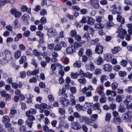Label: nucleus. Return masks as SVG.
<instances>
[{
	"label": "nucleus",
	"instance_id": "1",
	"mask_svg": "<svg viewBox=\"0 0 132 132\" xmlns=\"http://www.w3.org/2000/svg\"><path fill=\"white\" fill-rule=\"evenodd\" d=\"M123 120L128 122L131 121V118L132 116V112L128 111L122 115Z\"/></svg>",
	"mask_w": 132,
	"mask_h": 132
},
{
	"label": "nucleus",
	"instance_id": "2",
	"mask_svg": "<svg viewBox=\"0 0 132 132\" xmlns=\"http://www.w3.org/2000/svg\"><path fill=\"white\" fill-rule=\"evenodd\" d=\"M117 32L119 33L117 37H119L122 39H123L124 38V35H126L127 34L126 31L121 27H119L117 31Z\"/></svg>",
	"mask_w": 132,
	"mask_h": 132
},
{
	"label": "nucleus",
	"instance_id": "3",
	"mask_svg": "<svg viewBox=\"0 0 132 132\" xmlns=\"http://www.w3.org/2000/svg\"><path fill=\"white\" fill-rule=\"evenodd\" d=\"M57 34L56 31L53 28H50L48 30V36L50 38L54 37Z\"/></svg>",
	"mask_w": 132,
	"mask_h": 132
},
{
	"label": "nucleus",
	"instance_id": "4",
	"mask_svg": "<svg viewBox=\"0 0 132 132\" xmlns=\"http://www.w3.org/2000/svg\"><path fill=\"white\" fill-rule=\"evenodd\" d=\"M90 4L95 9H98L100 6L99 2L97 0H90Z\"/></svg>",
	"mask_w": 132,
	"mask_h": 132
},
{
	"label": "nucleus",
	"instance_id": "5",
	"mask_svg": "<svg viewBox=\"0 0 132 132\" xmlns=\"http://www.w3.org/2000/svg\"><path fill=\"white\" fill-rule=\"evenodd\" d=\"M2 54L7 61H9L11 59V53L9 51L5 50Z\"/></svg>",
	"mask_w": 132,
	"mask_h": 132
},
{
	"label": "nucleus",
	"instance_id": "6",
	"mask_svg": "<svg viewBox=\"0 0 132 132\" xmlns=\"http://www.w3.org/2000/svg\"><path fill=\"white\" fill-rule=\"evenodd\" d=\"M60 101L62 105L64 106H68L70 104V102L69 100L64 98L63 97H62L60 98Z\"/></svg>",
	"mask_w": 132,
	"mask_h": 132
},
{
	"label": "nucleus",
	"instance_id": "7",
	"mask_svg": "<svg viewBox=\"0 0 132 132\" xmlns=\"http://www.w3.org/2000/svg\"><path fill=\"white\" fill-rule=\"evenodd\" d=\"M103 46L100 45H98L95 50V52L98 54L102 53L103 52Z\"/></svg>",
	"mask_w": 132,
	"mask_h": 132
},
{
	"label": "nucleus",
	"instance_id": "8",
	"mask_svg": "<svg viewBox=\"0 0 132 132\" xmlns=\"http://www.w3.org/2000/svg\"><path fill=\"white\" fill-rule=\"evenodd\" d=\"M75 47L72 45H70L69 47L67 48L66 51L68 54L72 53L75 52Z\"/></svg>",
	"mask_w": 132,
	"mask_h": 132
},
{
	"label": "nucleus",
	"instance_id": "9",
	"mask_svg": "<svg viewBox=\"0 0 132 132\" xmlns=\"http://www.w3.org/2000/svg\"><path fill=\"white\" fill-rule=\"evenodd\" d=\"M103 69L105 71L110 72L112 69V67L109 64H105L103 66Z\"/></svg>",
	"mask_w": 132,
	"mask_h": 132
},
{
	"label": "nucleus",
	"instance_id": "10",
	"mask_svg": "<svg viewBox=\"0 0 132 132\" xmlns=\"http://www.w3.org/2000/svg\"><path fill=\"white\" fill-rule=\"evenodd\" d=\"M112 10V13L113 14H120L121 12L120 11H118L116 10L117 9V7L116 5L114 4L110 6Z\"/></svg>",
	"mask_w": 132,
	"mask_h": 132
},
{
	"label": "nucleus",
	"instance_id": "11",
	"mask_svg": "<svg viewBox=\"0 0 132 132\" xmlns=\"http://www.w3.org/2000/svg\"><path fill=\"white\" fill-rule=\"evenodd\" d=\"M106 94L107 96L110 95L112 97H115L117 95V94L115 91L109 89L106 90Z\"/></svg>",
	"mask_w": 132,
	"mask_h": 132
},
{
	"label": "nucleus",
	"instance_id": "12",
	"mask_svg": "<svg viewBox=\"0 0 132 132\" xmlns=\"http://www.w3.org/2000/svg\"><path fill=\"white\" fill-rule=\"evenodd\" d=\"M71 128L74 129L78 130L81 128V126L80 125L75 122L72 123L71 124Z\"/></svg>",
	"mask_w": 132,
	"mask_h": 132
},
{
	"label": "nucleus",
	"instance_id": "13",
	"mask_svg": "<svg viewBox=\"0 0 132 132\" xmlns=\"http://www.w3.org/2000/svg\"><path fill=\"white\" fill-rule=\"evenodd\" d=\"M37 110L35 109H30L29 111H27L26 112V116H29L30 114L32 115L35 114Z\"/></svg>",
	"mask_w": 132,
	"mask_h": 132
},
{
	"label": "nucleus",
	"instance_id": "14",
	"mask_svg": "<svg viewBox=\"0 0 132 132\" xmlns=\"http://www.w3.org/2000/svg\"><path fill=\"white\" fill-rule=\"evenodd\" d=\"M10 121V117L7 116H4L2 119V121L3 123L7 124Z\"/></svg>",
	"mask_w": 132,
	"mask_h": 132
},
{
	"label": "nucleus",
	"instance_id": "15",
	"mask_svg": "<svg viewBox=\"0 0 132 132\" xmlns=\"http://www.w3.org/2000/svg\"><path fill=\"white\" fill-rule=\"evenodd\" d=\"M6 128L8 129V130L10 132H14V130L13 128L12 127L11 123H8L5 125Z\"/></svg>",
	"mask_w": 132,
	"mask_h": 132
},
{
	"label": "nucleus",
	"instance_id": "16",
	"mask_svg": "<svg viewBox=\"0 0 132 132\" xmlns=\"http://www.w3.org/2000/svg\"><path fill=\"white\" fill-rule=\"evenodd\" d=\"M21 11L23 12L27 11L29 13L30 12V8H29L28 9L27 7L25 5H24L22 6L21 7Z\"/></svg>",
	"mask_w": 132,
	"mask_h": 132
},
{
	"label": "nucleus",
	"instance_id": "17",
	"mask_svg": "<svg viewBox=\"0 0 132 132\" xmlns=\"http://www.w3.org/2000/svg\"><path fill=\"white\" fill-rule=\"evenodd\" d=\"M121 50V48L119 46L115 47L113 49L111 50L113 54H116L120 51Z\"/></svg>",
	"mask_w": 132,
	"mask_h": 132
},
{
	"label": "nucleus",
	"instance_id": "18",
	"mask_svg": "<svg viewBox=\"0 0 132 132\" xmlns=\"http://www.w3.org/2000/svg\"><path fill=\"white\" fill-rule=\"evenodd\" d=\"M117 18V21L121 23L122 24H123L125 22V19L124 18L122 17L119 14H118Z\"/></svg>",
	"mask_w": 132,
	"mask_h": 132
},
{
	"label": "nucleus",
	"instance_id": "19",
	"mask_svg": "<svg viewBox=\"0 0 132 132\" xmlns=\"http://www.w3.org/2000/svg\"><path fill=\"white\" fill-rule=\"evenodd\" d=\"M7 61L2 54H0V62L2 64H4L7 62Z\"/></svg>",
	"mask_w": 132,
	"mask_h": 132
},
{
	"label": "nucleus",
	"instance_id": "20",
	"mask_svg": "<svg viewBox=\"0 0 132 132\" xmlns=\"http://www.w3.org/2000/svg\"><path fill=\"white\" fill-rule=\"evenodd\" d=\"M21 52L19 50H17L14 53V56L16 59L19 58L21 56Z\"/></svg>",
	"mask_w": 132,
	"mask_h": 132
},
{
	"label": "nucleus",
	"instance_id": "21",
	"mask_svg": "<svg viewBox=\"0 0 132 132\" xmlns=\"http://www.w3.org/2000/svg\"><path fill=\"white\" fill-rule=\"evenodd\" d=\"M95 22V20L93 18L90 17H88V19L87 20L88 24L90 25H92L94 24Z\"/></svg>",
	"mask_w": 132,
	"mask_h": 132
},
{
	"label": "nucleus",
	"instance_id": "22",
	"mask_svg": "<svg viewBox=\"0 0 132 132\" xmlns=\"http://www.w3.org/2000/svg\"><path fill=\"white\" fill-rule=\"evenodd\" d=\"M104 25L100 23H95L94 25V28L97 29H101L104 27Z\"/></svg>",
	"mask_w": 132,
	"mask_h": 132
},
{
	"label": "nucleus",
	"instance_id": "23",
	"mask_svg": "<svg viewBox=\"0 0 132 132\" xmlns=\"http://www.w3.org/2000/svg\"><path fill=\"white\" fill-rule=\"evenodd\" d=\"M113 122L116 124H119L121 122V119L119 117H114Z\"/></svg>",
	"mask_w": 132,
	"mask_h": 132
},
{
	"label": "nucleus",
	"instance_id": "24",
	"mask_svg": "<svg viewBox=\"0 0 132 132\" xmlns=\"http://www.w3.org/2000/svg\"><path fill=\"white\" fill-rule=\"evenodd\" d=\"M118 85V84L117 82H114L111 84V88L113 90H115L117 89Z\"/></svg>",
	"mask_w": 132,
	"mask_h": 132
},
{
	"label": "nucleus",
	"instance_id": "25",
	"mask_svg": "<svg viewBox=\"0 0 132 132\" xmlns=\"http://www.w3.org/2000/svg\"><path fill=\"white\" fill-rule=\"evenodd\" d=\"M79 76V74L77 72L74 73L71 72L70 73V76L71 78L73 79H76Z\"/></svg>",
	"mask_w": 132,
	"mask_h": 132
},
{
	"label": "nucleus",
	"instance_id": "26",
	"mask_svg": "<svg viewBox=\"0 0 132 132\" xmlns=\"http://www.w3.org/2000/svg\"><path fill=\"white\" fill-rule=\"evenodd\" d=\"M82 89L84 90V92H85V91H87L89 90L90 91H92L93 89L92 86V85H88L87 87H84Z\"/></svg>",
	"mask_w": 132,
	"mask_h": 132
},
{
	"label": "nucleus",
	"instance_id": "27",
	"mask_svg": "<svg viewBox=\"0 0 132 132\" xmlns=\"http://www.w3.org/2000/svg\"><path fill=\"white\" fill-rule=\"evenodd\" d=\"M127 63V61L124 59H122L119 63L120 64L124 67H126Z\"/></svg>",
	"mask_w": 132,
	"mask_h": 132
},
{
	"label": "nucleus",
	"instance_id": "28",
	"mask_svg": "<svg viewBox=\"0 0 132 132\" xmlns=\"http://www.w3.org/2000/svg\"><path fill=\"white\" fill-rule=\"evenodd\" d=\"M36 34L37 35L39 36L41 38L40 41V43H42L44 42L43 41H42V40H43L44 34L42 33L40 31H38L37 32Z\"/></svg>",
	"mask_w": 132,
	"mask_h": 132
},
{
	"label": "nucleus",
	"instance_id": "29",
	"mask_svg": "<svg viewBox=\"0 0 132 132\" xmlns=\"http://www.w3.org/2000/svg\"><path fill=\"white\" fill-rule=\"evenodd\" d=\"M17 113V111L15 109L11 110L9 114V116L10 117L12 118L14 116V115L16 114Z\"/></svg>",
	"mask_w": 132,
	"mask_h": 132
},
{
	"label": "nucleus",
	"instance_id": "30",
	"mask_svg": "<svg viewBox=\"0 0 132 132\" xmlns=\"http://www.w3.org/2000/svg\"><path fill=\"white\" fill-rule=\"evenodd\" d=\"M93 76V74L89 72H86L85 73L84 77L90 79L92 78Z\"/></svg>",
	"mask_w": 132,
	"mask_h": 132
},
{
	"label": "nucleus",
	"instance_id": "31",
	"mask_svg": "<svg viewBox=\"0 0 132 132\" xmlns=\"http://www.w3.org/2000/svg\"><path fill=\"white\" fill-rule=\"evenodd\" d=\"M111 115L110 113H107L105 117V120L106 121L109 122L110 121Z\"/></svg>",
	"mask_w": 132,
	"mask_h": 132
},
{
	"label": "nucleus",
	"instance_id": "32",
	"mask_svg": "<svg viewBox=\"0 0 132 132\" xmlns=\"http://www.w3.org/2000/svg\"><path fill=\"white\" fill-rule=\"evenodd\" d=\"M126 98L124 102H126L127 104L130 102L132 99V96L130 95H128L126 96Z\"/></svg>",
	"mask_w": 132,
	"mask_h": 132
},
{
	"label": "nucleus",
	"instance_id": "33",
	"mask_svg": "<svg viewBox=\"0 0 132 132\" xmlns=\"http://www.w3.org/2000/svg\"><path fill=\"white\" fill-rule=\"evenodd\" d=\"M118 110L119 112L123 113L125 112L126 109L123 106H120Z\"/></svg>",
	"mask_w": 132,
	"mask_h": 132
},
{
	"label": "nucleus",
	"instance_id": "34",
	"mask_svg": "<svg viewBox=\"0 0 132 132\" xmlns=\"http://www.w3.org/2000/svg\"><path fill=\"white\" fill-rule=\"evenodd\" d=\"M100 104L99 103H95L92 105L93 109L94 110H96L100 108Z\"/></svg>",
	"mask_w": 132,
	"mask_h": 132
},
{
	"label": "nucleus",
	"instance_id": "35",
	"mask_svg": "<svg viewBox=\"0 0 132 132\" xmlns=\"http://www.w3.org/2000/svg\"><path fill=\"white\" fill-rule=\"evenodd\" d=\"M85 92H84V90L82 89V92L86 94V97H89L91 96L92 95V94L90 91L87 92V91H85Z\"/></svg>",
	"mask_w": 132,
	"mask_h": 132
},
{
	"label": "nucleus",
	"instance_id": "36",
	"mask_svg": "<svg viewBox=\"0 0 132 132\" xmlns=\"http://www.w3.org/2000/svg\"><path fill=\"white\" fill-rule=\"evenodd\" d=\"M33 123V121H29V120H27L26 121V124L30 128L32 127Z\"/></svg>",
	"mask_w": 132,
	"mask_h": 132
},
{
	"label": "nucleus",
	"instance_id": "37",
	"mask_svg": "<svg viewBox=\"0 0 132 132\" xmlns=\"http://www.w3.org/2000/svg\"><path fill=\"white\" fill-rule=\"evenodd\" d=\"M33 54L36 56H38L42 55V53L40 52H39L37 51L36 49H35L32 52Z\"/></svg>",
	"mask_w": 132,
	"mask_h": 132
},
{
	"label": "nucleus",
	"instance_id": "38",
	"mask_svg": "<svg viewBox=\"0 0 132 132\" xmlns=\"http://www.w3.org/2000/svg\"><path fill=\"white\" fill-rule=\"evenodd\" d=\"M119 75L121 77H123L126 76L127 73L124 71H120L118 72Z\"/></svg>",
	"mask_w": 132,
	"mask_h": 132
},
{
	"label": "nucleus",
	"instance_id": "39",
	"mask_svg": "<svg viewBox=\"0 0 132 132\" xmlns=\"http://www.w3.org/2000/svg\"><path fill=\"white\" fill-rule=\"evenodd\" d=\"M108 79L107 77L105 75H103L101 76L100 78L101 82L102 83L104 82V81Z\"/></svg>",
	"mask_w": 132,
	"mask_h": 132
},
{
	"label": "nucleus",
	"instance_id": "40",
	"mask_svg": "<svg viewBox=\"0 0 132 132\" xmlns=\"http://www.w3.org/2000/svg\"><path fill=\"white\" fill-rule=\"evenodd\" d=\"M81 63L79 61H76L73 64V65L75 67L80 68L81 66Z\"/></svg>",
	"mask_w": 132,
	"mask_h": 132
},
{
	"label": "nucleus",
	"instance_id": "41",
	"mask_svg": "<svg viewBox=\"0 0 132 132\" xmlns=\"http://www.w3.org/2000/svg\"><path fill=\"white\" fill-rule=\"evenodd\" d=\"M62 48L59 43L55 46L54 48V50L56 51H60L61 49Z\"/></svg>",
	"mask_w": 132,
	"mask_h": 132
},
{
	"label": "nucleus",
	"instance_id": "42",
	"mask_svg": "<svg viewBox=\"0 0 132 132\" xmlns=\"http://www.w3.org/2000/svg\"><path fill=\"white\" fill-rule=\"evenodd\" d=\"M122 98L120 95H117L116 97V101L118 103L120 102L122 100Z\"/></svg>",
	"mask_w": 132,
	"mask_h": 132
},
{
	"label": "nucleus",
	"instance_id": "43",
	"mask_svg": "<svg viewBox=\"0 0 132 132\" xmlns=\"http://www.w3.org/2000/svg\"><path fill=\"white\" fill-rule=\"evenodd\" d=\"M26 57L25 56H22L21 59L19 60V62L20 64H22L26 60Z\"/></svg>",
	"mask_w": 132,
	"mask_h": 132
},
{
	"label": "nucleus",
	"instance_id": "44",
	"mask_svg": "<svg viewBox=\"0 0 132 132\" xmlns=\"http://www.w3.org/2000/svg\"><path fill=\"white\" fill-rule=\"evenodd\" d=\"M59 113L61 114H63L65 112V110L64 108H59L58 110Z\"/></svg>",
	"mask_w": 132,
	"mask_h": 132
},
{
	"label": "nucleus",
	"instance_id": "45",
	"mask_svg": "<svg viewBox=\"0 0 132 132\" xmlns=\"http://www.w3.org/2000/svg\"><path fill=\"white\" fill-rule=\"evenodd\" d=\"M103 62V59L102 58L99 56L97 60V63L98 65H99L101 64Z\"/></svg>",
	"mask_w": 132,
	"mask_h": 132
},
{
	"label": "nucleus",
	"instance_id": "46",
	"mask_svg": "<svg viewBox=\"0 0 132 132\" xmlns=\"http://www.w3.org/2000/svg\"><path fill=\"white\" fill-rule=\"evenodd\" d=\"M19 129L21 132H25L26 131L25 126L23 125L20 126Z\"/></svg>",
	"mask_w": 132,
	"mask_h": 132
},
{
	"label": "nucleus",
	"instance_id": "47",
	"mask_svg": "<svg viewBox=\"0 0 132 132\" xmlns=\"http://www.w3.org/2000/svg\"><path fill=\"white\" fill-rule=\"evenodd\" d=\"M93 104L90 103L86 102L85 103L84 106L85 108H91Z\"/></svg>",
	"mask_w": 132,
	"mask_h": 132
},
{
	"label": "nucleus",
	"instance_id": "48",
	"mask_svg": "<svg viewBox=\"0 0 132 132\" xmlns=\"http://www.w3.org/2000/svg\"><path fill=\"white\" fill-rule=\"evenodd\" d=\"M102 73V71L101 69H97L95 70L94 73L95 75H98L101 74Z\"/></svg>",
	"mask_w": 132,
	"mask_h": 132
},
{
	"label": "nucleus",
	"instance_id": "49",
	"mask_svg": "<svg viewBox=\"0 0 132 132\" xmlns=\"http://www.w3.org/2000/svg\"><path fill=\"white\" fill-rule=\"evenodd\" d=\"M61 46V47H65L67 46V43L61 41L59 43Z\"/></svg>",
	"mask_w": 132,
	"mask_h": 132
},
{
	"label": "nucleus",
	"instance_id": "50",
	"mask_svg": "<svg viewBox=\"0 0 132 132\" xmlns=\"http://www.w3.org/2000/svg\"><path fill=\"white\" fill-rule=\"evenodd\" d=\"M46 22V19L45 17L43 16L40 19V22L42 24H45Z\"/></svg>",
	"mask_w": 132,
	"mask_h": 132
},
{
	"label": "nucleus",
	"instance_id": "51",
	"mask_svg": "<svg viewBox=\"0 0 132 132\" xmlns=\"http://www.w3.org/2000/svg\"><path fill=\"white\" fill-rule=\"evenodd\" d=\"M48 98L49 101L51 102H52L54 101V98L51 94L48 96Z\"/></svg>",
	"mask_w": 132,
	"mask_h": 132
},
{
	"label": "nucleus",
	"instance_id": "52",
	"mask_svg": "<svg viewBox=\"0 0 132 132\" xmlns=\"http://www.w3.org/2000/svg\"><path fill=\"white\" fill-rule=\"evenodd\" d=\"M113 69L116 71H118L121 69L120 66L118 65H115L113 67Z\"/></svg>",
	"mask_w": 132,
	"mask_h": 132
},
{
	"label": "nucleus",
	"instance_id": "53",
	"mask_svg": "<svg viewBox=\"0 0 132 132\" xmlns=\"http://www.w3.org/2000/svg\"><path fill=\"white\" fill-rule=\"evenodd\" d=\"M98 115L97 114H92L91 116V119L92 120L94 121L98 118Z\"/></svg>",
	"mask_w": 132,
	"mask_h": 132
},
{
	"label": "nucleus",
	"instance_id": "54",
	"mask_svg": "<svg viewBox=\"0 0 132 132\" xmlns=\"http://www.w3.org/2000/svg\"><path fill=\"white\" fill-rule=\"evenodd\" d=\"M78 81L80 83L82 84H85L86 82V79L85 78L78 79Z\"/></svg>",
	"mask_w": 132,
	"mask_h": 132
},
{
	"label": "nucleus",
	"instance_id": "55",
	"mask_svg": "<svg viewBox=\"0 0 132 132\" xmlns=\"http://www.w3.org/2000/svg\"><path fill=\"white\" fill-rule=\"evenodd\" d=\"M65 92V88L64 87H63L61 90H60L59 92V95H62L64 94Z\"/></svg>",
	"mask_w": 132,
	"mask_h": 132
},
{
	"label": "nucleus",
	"instance_id": "56",
	"mask_svg": "<svg viewBox=\"0 0 132 132\" xmlns=\"http://www.w3.org/2000/svg\"><path fill=\"white\" fill-rule=\"evenodd\" d=\"M28 117V119L29 121H34L35 119V117L32 115H30V114L29 116H27Z\"/></svg>",
	"mask_w": 132,
	"mask_h": 132
},
{
	"label": "nucleus",
	"instance_id": "57",
	"mask_svg": "<svg viewBox=\"0 0 132 132\" xmlns=\"http://www.w3.org/2000/svg\"><path fill=\"white\" fill-rule=\"evenodd\" d=\"M26 76V72L25 71L21 72L20 73V77L22 78H25Z\"/></svg>",
	"mask_w": 132,
	"mask_h": 132
},
{
	"label": "nucleus",
	"instance_id": "58",
	"mask_svg": "<svg viewBox=\"0 0 132 132\" xmlns=\"http://www.w3.org/2000/svg\"><path fill=\"white\" fill-rule=\"evenodd\" d=\"M56 63H52L51 64V69L53 71H55L56 70Z\"/></svg>",
	"mask_w": 132,
	"mask_h": 132
},
{
	"label": "nucleus",
	"instance_id": "59",
	"mask_svg": "<svg viewBox=\"0 0 132 132\" xmlns=\"http://www.w3.org/2000/svg\"><path fill=\"white\" fill-rule=\"evenodd\" d=\"M37 81V79L35 77H33L32 78L30 79L29 80V82L30 83H36Z\"/></svg>",
	"mask_w": 132,
	"mask_h": 132
},
{
	"label": "nucleus",
	"instance_id": "60",
	"mask_svg": "<svg viewBox=\"0 0 132 132\" xmlns=\"http://www.w3.org/2000/svg\"><path fill=\"white\" fill-rule=\"evenodd\" d=\"M86 54L88 56H90L92 55V51L90 49H87L86 50Z\"/></svg>",
	"mask_w": 132,
	"mask_h": 132
},
{
	"label": "nucleus",
	"instance_id": "61",
	"mask_svg": "<svg viewBox=\"0 0 132 132\" xmlns=\"http://www.w3.org/2000/svg\"><path fill=\"white\" fill-rule=\"evenodd\" d=\"M106 100V97H101L100 100V102L101 103H105Z\"/></svg>",
	"mask_w": 132,
	"mask_h": 132
},
{
	"label": "nucleus",
	"instance_id": "62",
	"mask_svg": "<svg viewBox=\"0 0 132 132\" xmlns=\"http://www.w3.org/2000/svg\"><path fill=\"white\" fill-rule=\"evenodd\" d=\"M24 121L22 119H20L18 120L17 123L18 125L21 126L24 124Z\"/></svg>",
	"mask_w": 132,
	"mask_h": 132
},
{
	"label": "nucleus",
	"instance_id": "63",
	"mask_svg": "<svg viewBox=\"0 0 132 132\" xmlns=\"http://www.w3.org/2000/svg\"><path fill=\"white\" fill-rule=\"evenodd\" d=\"M102 18V16H98L96 18V21L98 23H100L101 21V19Z\"/></svg>",
	"mask_w": 132,
	"mask_h": 132
},
{
	"label": "nucleus",
	"instance_id": "64",
	"mask_svg": "<svg viewBox=\"0 0 132 132\" xmlns=\"http://www.w3.org/2000/svg\"><path fill=\"white\" fill-rule=\"evenodd\" d=\"M43 128L44 132H48L49 130L48 127L45 125L43 126Z\"/></svg>",
	"mask_w": 132,
	"mask_h": 132
}]
</instances>
